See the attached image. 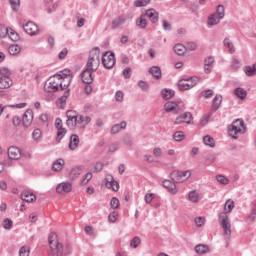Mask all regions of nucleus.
I'll use <instances>...</instances> for the list:
<instances>
[{
	"label": "nucleus",
	"mask_w": 256,
	"mask_h": 256,
	"mask_svg": "<svg viewBox=\"0 0 256 256\" xmlns=\"http://www.w3.org/2000/svg\"><path fill=\"white\" fill-rule=\"evenodd\" d=\"M100 64L101 61L99 60V48H95L94 50L90 51L88 61L84 68L91 71H97Z\"/></svg>",
	"instance_id": "1"
},
{
	"label": "nucleus",
	"mask_w": 256,
	"mask_h": 256,
	"mask_svg": "<svg viewBox=\"0 0 256 256\" xmlns=\"http://www.w3.org/2000/svg\"><path fill=\"white\" fill-rule=\"evenodd\" d=\"M44 90L47 93H56V91H61V77L52 76L44 84Z\"/></svg>",
	"instance_id": "2"
},
{
	"label": "nucleus",
	"mask_w": 256,
	"mask_h": 256,
	"mask_svg": "<svg viewBox=\"0 0 256 256\" xmlns=\"http://www.w3.org/2000/svg\"><path fill=\"white\" fill-rule=\"evenodd\" d=\"M239 133H245V122L242 119H237L231 125V128L228 129V135L232 139H239Z\"/></svg>",
	"instance_id": "3"
},
{
	"label": "nucleus",
	"mask_w": 256,
	"mask_h": 256,
	"mask_svg": "<svg viewBox=\"0 0 256 256\" xmlns=\"http://www.w3.org/2000/svg\"><path fill=\"white\" fill-rule=\"evenodd\" d=\"M67 121L66 125L69 129H76V127H81V118L79 113L75 110H69L66 112Z\"/></svg>",
	"instance_id": "4"
},
{
	"label": "nucleus",
	"mask_w": 256,
	"mask_h": 256,
	"mask_svg": "<svg viewBox=\"0 0 256 256\" xmlns=\"http://www.w3.org/2000/svg\"><path fill=\"white\" fill-rule=\"evenodd\" d=\"M56 234L54 232L50 233L48 236V241L50 249L55 253L56 256H63V244L56 240Z\"/></svg>",
	"instance_id": "5"
},
{
	"label": "nucleus",
	"mask_w": 256,
	"mask_h": 256,
	"mask_svg": "<svg viewBox=\"0 0 256 256\" xmlns=\"http://www.w3.org/2000/svg\"><path fill=\"white\" fill-rule=\"evenodd\" d=\"M197 83H199V78L197 76H193L188 79L178 81V88L180 91H188V89H193Z\"/></svg>",
	"instance_id": "6"
},
{
	"label": "nucleus",
	"mask_w": 256,
	"mask_h": 256,
	"mask_svg": "<svg viewBox=\"0 0 256 256\" xmlns=\"http://www.w3.org/2000/svg\"><path fill=\"white\" fill-rule=\"evenodd\" d=\"M218 221L221 227L224 229V235L231 237V224L229 223V217L227 213L221 212L218 217Z\"/></svg>",
	"instance_id": "7"
},
{
	"label": "nucleus",
	"mask_w": 256,
	"mask_h": 256,
	"mask_svg": "<svg viewBox=\"0 0 256 256\" xmlns=\"http://www.w3.org/2000/svg\"><path fill=\"white\" fill-rule=\"evenodd\" d=\"M189 177H191V170H186V171L174 170L172 172V181H176V183H183L187 181Z\"/></svg>",
	"instance_id": "8"
},
{
	"label": "nucleus",
	"mask_w": 256,
	"mask_h": 256,
	"mask_svg": "<svg viewBox=\"0 0 256 256\" xmlns=\"http://www.w3.org/2000/svg\"><path fill=\"white\" fill-rule=\"evenodd\" d=\"M102 64L105 67V69H113V67H115V53H104L102 56Z\"/></svg>",
	"instance_id": "9"
},
{
	"label": "nucleus",
	"mask_w": 256,
	"mask_h": 256,
	"mask_svg": "<svg viewBox=\"0 0 256 256\" xmlns=\"http://www.w3.org/2000/svg\"><path fill=\"white\" fill-rule=\"evenodd\" d=\"M23 29L25 31V33H27V35H30L31 37L37 35V33H39V27L37 26V24H35L34 22H27L24 26Z\"/></svg>",
	"instance_id": "10"
},
{
	"label": "nucleus",
	"mask_w": 256,
	"mask_h": 256,
	"mask_svg": "<svg viewBox=\"0 0 256 256\" xmlns=\"http://www.w3.org/2000/svg\"><path fill=\"white\" fill-rule=\"evenodd\" d=\"M93 73H95L94 70L84 68V70L81 73L82 83H86V85H91V83H93Z\"/></svg>",
	"instance_id": "11"
},
{
	"label": "nucleus",
	"mask_w": 256,
	"mask_h": 256,
	"mask_svg": "<svg viewBox=\"0 0 256 256\" xmlns=\"http://www.w3.org/2000/svg\"><path fill=\"white\" fill-rule=\"evenodd\" d=\"M142 15H144V17H147V19H149V21L153 24L159 21V12H157V10L153 8L146 10L145 13H143Z\"/></svg>",
	"instance_id": "12"
},
{
	"label": "nucleus",
	"mask_w": 256,
	"mask_h": 256,
	"mask_svg": "<svg viewBox=\"0 0 256 256\" xmlns=\"http://www.w3.org/2000/svg\"><path fill=\"white\" fill-rule=\"evenodd\" d=\"M163 188L167 189L171 195L177 194V185H175V180H164L162 182Z\"/></svg>",
	"instance_id": "13"
},
{
	"label": "nucleus",
	"mask_w": 256,
	"mask_h": 256,
	"mask_svg": "<svg viewBox=\"0 0 256 256\" xmlns=\"http://www.w3.org/2000/svg\"><path fill=\"white\" fill-rule=\"evenodd\" d=\"M213 65H215V57L209 56L204 59V73L209 75L213 71Z\"/></svg>",
	"instance_id": "14"
},
{
	"label": "nucleus",
	"mask_w": 256,
	"mask_h": 256,
	"mask_svg": "<svg viewBox=\"0 0 256 256\" xmlns=\"http://www.w3.org/2000/svg\"><path fill=\"white\" fill-rule=\"evenodd\" d=\"M72 189L73 185H71L69 182H62L56 187V191L61 195H63V193H71Z\"/></svg>",
	"instance_id": "15"
},
{
	"label": "nucleus",
	"mask_w": 256,
	"mask_h": 256,
	"mask_svg": "<svg viewBox=\"0 0 256 256\" xmlns=\"http://www.w3.org/2000/svg\"><path fill=\"white\" fill-rule=\"evenodd\" d=\"M31 123H33V110H27L22 117V125L24 127H31Z\"/></svg>",
	"instance_id": "16"
},
{
	"label": "nucleus",
	"mask_w": 256,
	"mask_h": 256,
	"mask_svg": "<svg viewBox=\"0 0 256 256\" xmlns=\"http://www.w3.org/2000/svg\"><path fill=\"white\" fill-rule=\"evenodd\" d=\"M105 180L106 187L108 189H112V191H119V182L115 181L111 175L106 176Z\"/></svg>",
	"instance_id": "17"
},
{
	"label": "nucleus",
	"mask_w": 256,
	"mask_h": 256,
	"mask_svg": "<svg viewBox=\"0 0 256 256\" xmlns=\"http://www.w3.org/2000/svg\"><path fill=\"white\" fill-rule=\"evenodd\" d=\"M8 157L9 159H20L21 149H19L17 146H10L8 148Z\"/></svg>",
	"instance_id": "18"
},
{
	"label": "nucleus",
	"mask_w": 256,
	"mask_h": 256,
	"mask_svg": "<svg viewBox=\"0 0 256 256\" xmlns=\"http://www.w3.org/2000/svg\"><path fill=\"white\" fill-rule=\"evenodd\" d=\"M22 201H26V203H33V201L37 200V197L33 192H29V190H24L21 194Z\"/></svg>",
	"instance_id": "19"
},
{
	"label": "nucleus",
	"mask_w": 256,
	"mask_h": 256,
	"mask_svg": "<svg viewBox=\"0 0 256 256\" xmlns=\"http://www.w3.org/2000/svg\"><path fill=\"white\" fill-rule=\"evenodd\" d=\"M13 85V80L9 76L0 77V89H9Z\"/></svg>",
	"instance_id": "20"
},
{
	"label": "nucleus",
	"mask_w": 256,
	"mask_h": 256,
	"mask_svg": "<svg viewBox=\"0 0 256 256\" xmlns=\"http://www.w3.org/2000/svg\"><path fill=\"white\" fill-rule=\"evenodd\" d=\"M127 18L123 15L118 16L117 18L112 20V29H119L122 25H125Z\"/></svg>",
	"instance_id": "21"
},
{
	"label": "nucleus",
	"mask_w": 256,
	"mask_h": 256,
	"mask_svg": "<svg viewBox=\"0 0 256 256\" xmlns=\"http://www.w3.org/2000/svg\"><path fill=\"white\" fill-rule=\"evenodd\" d=\"M77 147H79V136L76 134H73L70 136L69 149L71 151H75Z\"/></svg>",
	"instance_id": "22"
},
{
	"label": "nucleus",
	"mask_w": 256,
	"mask_h": 256,
	"mask_svg": "<svg viewBox=\"0 0 256 256\" xmlns=\"http://www.w3.org/2000/svg\"><path fill=\"white\" fill-rule=\"evenodd\" d=\"M127 127V122L122 121L119 124H114L110 130L111 135H117L121 129H125Z\"/></svg>",
	"instance_id": "23"
},
{
	"label": "nucleus",
	"mask_w": 256,
	"mask_h": 256,
	"mask_svg": "<svg viewBox=\"0 0 256 256\" xmlns=\"http://www.w3.org/2000/svg\"><path fill=\"white\" fill-rule=\"evenodd\" d=\"M222 102H223V96L217 94L212 100L213 111H217V109H219V107H221Z\"/></svg>",
	"instance_id": "24"
},
{
	"label": "nucleus",
	"mask_w": 256,
	"mask_h": 256,
	"mask_svg": "<svg viewBox=\"0 0 256 256\" xmlns=\"http://www.w3.org/2000/svg\"><path fill=\"white\" fill-rule=\"evenodd\" d=\"M195 252L197 255H205V253H209V246L204 244H198L195 246Z\"/></svg>",
	"instance_id": "25"
},
{
	"label": "nucleus",
	"mask_w": 256,
	"mask_h": 256,
	"mask_svg": "<svg viewBox=\"0 0 256 256\" xmlns=\"http://www.w3.org/2000/svg\"><path fill=\"white\" fill-rule=\"evenodd\" d=\"M161 95H162L163 99L168 101V99H171L175 96V91L172 89L164 88L161 91Z\"/></svg>",
	"instance_id": "26"
},
{
	"label": "nucleus",
	"mask_w": 256,
	"mask_h": 256,
	"mask_svg": "<svg viewBox=\"0 0 256 256\" xmlns=\"http://www.w3.org/2000/svg\"><path fill=\"white\" fill-rule=\"evenodd\" d=\"M149 73L154 77V79H161V67L159 66H152L149 69Z\"/></svg>",
	"instance_id": "27"
},
{
	"label": "nucleus",
	"mask_w": 256,
	"mask_h": 256,
	"mask_svg": "<svg viewBox=\"0 0 256 256\" xmlns=\"http://www.w3.org/2000/svg\"><path fill=\"white\" fill-rule=\"evenodd\" d=\"M64 166H65V160L59 158L53 162L52 170L53 171H61V169H63Z\"/></svg>",
	"instance_id": "28"
},
{
	"label": "nucleus",
	"mask_w": 256,
	"mask_h": 256,
	"mask_svg": "<svg viewBox=\"0 0 256 256\" xmlns=\"http://www.w3.org/2000/svg\"><path fill=\"white\" fill-rule=\"evenodd\" d=\"M136 26L140 29H147V19H145L144 14H141V16L136 19Z\"/></svg>",
	"instance_id": "29"
},
{
	"label": "nucleus",
	"mask_w": 256,
	"mask_h": 256,
	"mask_svg": "<svg viewBox=\"0 0 256 256\" xmlns=\"http://www.w3.org/2000/svg\"><path fill=\"white\" fill-rule=\"evenodd\" d=\"M234 93L236 95V97L238 99H241L243 101V99H246L247 98V91L244 90L243 88L241 87H238L234 90Z\"/></svg>",
	"instance_id": "30"
},
{
	"label": "nucleus",
	"mask_w": 256,
	"mask_h": 256,
	"mask_svg": "<svg viewBox=\"0 0 256 256\" xmlns=\"http://www.w3.org/2000/svg\"><path fill=\"white\" fill-rule=\"evenodd\" d=\"M221 21V18L217 17V14H212L209 18H208V27H213L215 25H219V22Z\"/></svg>",
	"instance_id": "31"
},
{
	"label": "nucleus",
	"mask_w": 256,
	"mask_h": 256,
	"mask_svg": "<svg viewBox=\"0 0 256 256\" xmlns=\"http://www.w3.org/2000/svg\"><path fill=\"white\" fill-rule=\"evenodd\" d=\"M185 51H187V48L183 46V44H176L174 46V53H176V55H179L180 57L185 55Z\"/></svg>",
	"instance_id": "32"
},
{
	"label": "nucleus",
	"mask_w": 256,
	"mask_h": 256,
	"mask_svg": "<svg viewBox=\"0 0 256 256\" xmlns=\"http://www.w3.org/2000/svg\"><path fill=\"white\" fill-rule=\"evenodd\" d=\"M73 78L71 77H66V78H61L60 77V83H61V86H60V91H63L64 89H67V87H69V85H71V80Z\"/></svg>",
	"instance_id": "33"
},
{
	"label": "nucleus",
	"mask_w": 256,
	"mask_h": 256,
	"mask_svg": "<svg viewBox=\"0 0 256 256\" xmlns=\"http://www.w3.org/2000/svg\"><path fill=\"white\" fill-rule=\"evenodd\" d=\"M8 53L10 55H19L21 53V46H19L17 44H13V45L9 46Z\"/></svg>",
	"instance_id": "34"
},
{
	"label": "nucleus",
	"mask_w": 256,
	"mask_h": 256,
	"mask_svg": "<svg viewBox=\"0 0 256 256\" xmlns=\"http://www.w3.org/2000/svg\"><path fill=\"white\" fill-rule=\"evenodd\" d=\"M188 199L192 203H199V193L196 190H192L188 194Z\"/></svg>",
	"instance_id": "35"
},
{
	"label": "nucleus",
	"mask_w": 256,
	"mask_h": 256,
	"mask_svg": "<svg viewBox=\"0 0 256 256\" xmlns=\"http://www.w3.org/2000/svg\"><path fill=\"white\" fill-rule=\"evenodd\" d=\"M203 143L204 145H207L208 147H211L213 149V147H215V139H213V137L206 135L203 137Z\"/></svg>",
	"instance_id": "36"
},
{
	"label": "nucleus",
	"mask_w": 256,
	"mask_h": 256,
	"mask_svg": "<svg viewBox=\"0 0 256 256\" xmlns=\"http://www.w3.org/2000/svg\"><path fill=\"white\" fill-rule=\"evenodd\" d=\"M225 47L229 49V53L233 55L235 53V46L233 45V42L229 38H225L223 41Z\"/></svg>",
	"instance_id": "37"
},
{
	"label": "nucleus",
	"mask_w": 256,
	"mask_h": 256,
	"mask_svg": "<svg viewBox=\"0 0 256 256\" xmlns=\"http://www.w3.org/2000/svg\"><path fill=\"white\" fill-rule=\"evenodd\" d=\"M164 109H165L166 113H171V111H176L177 103H175V102H167L164 105Z\"/></svg>",
	"instance_id": "38"
},
{
	"label": "nucleus",
	"mask_w": 256,
	"mask_h": 256,
	"mask_svg": "<svg viewBox=\"0 0 256 256\" xmlns=\"http://www.w3.org/2000/svg\"><path fill=\"white\" fill-rule=\"evenodd\" d=\"M67 135V129L65 128H60L57 130V137H56V142L61 143V139Z\"/></svg>",
	"instance_id": "39"
},
{
	"label": "nucleus",
	"mask_w": 256,
	"mask_h": 256,
	"mask_svg": "<svg viewBox=\"0 0 256 256\" xmlns=\"http://www.w3.org/2000/svg\"><path fill=\"white\" fill-rule=\"evenodd\" d=\"M235 208V202L233 200H227L224 206V209L227 213H231Z\"/></svg>",
	"instance_id": "40"
},
{
	"label": "nucleus",
	"mask_w": 256,
	"mask_h": 256,
	"mask_svg": "<svg viewBox=\"0 0 256 256\" xmlns=\"http://www.w3.org/2000/svg\"><path fill=\"white\" fill-rule=\"evenodd\" d=\"M181 116L183 123H187V125H189L191 121H193V115L191 114V112H185Z\"/></svg>",
	"instance_id": "41"
},
{
	"label": "nucleus",
	"mask_w": 256,
	"mask_h": 256,
	"mask_svg": "<svg viewBox=\"0 0 256 256\" xmlns=\"http://www.w3.org/2000/svg\"><path fill=\"white\" fill-rule=\"evenodd\" d=\"M56 77H60L61 79H67V77H71L73 79V76L71 75V70L65 69L61 71L59 74H55Z\"/></svg>",
	"instance_id": "42"
},
{
	"label": "nucleus",
	"mask_w": 256,
	"mask_h": 256,
	"mask_svg": "<svg viewBox=\"0 0 256 256\" xmlns=\"http://www.w3.org/2000/svg\"><path fill=\"white\" fill-rule=\"evenodd\" d=\"M8 37H9V39H11V41H14V42L19 41V39H20L19 33H17L12 28H10V30H9Z\"/></svg>",
	"instance_id": "43"
},
{
	"label": "nucleus",
	"mask_w": 256,
	"mask_h": 256,
	"mask_svg": "<svg viewBox=\"0 0 256 256\" xmlns=\"http://www.w3.org/2000/svg\"><path fill=\"white\" fill-rule=\"evenodd\" d=\"M91 123V117L80 115V125L81 127H87Z\"/></svg>",
	"instance_id": "44"
},
{
	"label": "nucleus",
	"mask_w": 256,
	"mask_h": 256,
	"mask_svg": "<svg viewBox=\"0 0 256 256\" xmlns=\"http://www.w3.org/2000/svg\"><path fill=\"white\" fill-rule=\"evenodd\" d=\"M42 137V132L41 129L37 128L33 131L32 133V139H34V141H36V143H39V140Z\"/></svg>",
	"instance_id": "45"
},
{
	"label": "nucleus",
	"mask_w": 256,
	"mask_h": 256,
	"mask_svg": "<svg viewBox=\"0 0 256 256\" xmlns=\"http://www.w3.org/2000/svg\"><path fill=\"white\" fill-rule=\"evenodd\" d=\"M173 139L177 142L183 141L185 139V133L183 131H177L173 134Z\"/></svg>",
	"instance_id": "46"
},
{
	"label": "nucleus",
	"mask_w": 256,
	"mask_h": 256,
	"mask_svg": "<svg viewBox=\"0 0 256 256\" xmlns=\"http://www.w3.org/2000/svg\"><path fill=\"white\" fill-rule=\"evenodd\" d=\"M216 180L218 183H221V185H229V178L225 177L224 175H216Z\"/></svg>",
	"instance_id": "47"
},
{
	"label": "nucleus",
	"mask_w": 256,
	"mask_h": 256,
	"mask_svg": "<svg viewBox=\"0 0 256 256\" xmlns=\"http://www.w3.org/2000/svg\"><path fill=\"white\" fill-rule=\"evenodd\" d=\"M243 71L245 73V75H247V77H253V75H255V70L253 68V66H244L243 67Z\"/></svg>",
	"instance_id": "48"
},
{
	"label": "nucleus",
	"mask_w": 256,
	"mask_h": 256,
	"mask_svg": "<svg viewBox=\"0 0 256 256\" xmlns=\"http://www.w3.org/2000/svg\"><path fill=\"white\" fill-rule=\"evenodd\" d=\"M139 245H141V238H139V236H136L131 240L130 247H132V249H137Z\"/></svg>",
	"instance_id": "49"
},
{
	"label": "nucleus",
	"mask_w": 256,
	"mask_h": 256,
	"mask_svg": "<svg viewBox=\"0 0 256 256\" xmlns=\"http://www.w3.org/2000/svg\"><path fill=\"white\" fill-rule=\"evenodd\" d=\"M216 15L219 19H223V17H225V7H223V5H219L217 7Z\"/></svg>",
	"instance_id": "50"
},
{
	"label": "nucleus",
	"mask_w": 256,
	"mask_h": 256,
	"mask_svg": "<svg viewBox=\"0 0 256 256\" xmlns=\"http://www.w3.org/2000/svg\"><path fill=\"white\" fill-rule=\"evenodd\" d=\"M13 227V220L6 218L3 221V228L6 229L7 231L11 230Z\"/></svg>",
	"instance_id": "51"
},
{
	"label": "nucleus",
	"mask_w": 256,
	"mask_h": 256,
	"mask_svg": "<svg viewBox=\"0 0 256 256\" xmlns=\"http://www.w3.org/2000/svg\"><path fill=\"white\" fill-rule=\"evenodd\" d=\"M79 175H81V169H79L77 167L71 169L70 177L72 179H77V177H79Z\"/></svg>",
	"instance_id": "52"
},
{
	"label": "nucleus",
	"mask_w": 256,
	"mask_h": 256,
	"mask_svg": "<svg viewBox=\"0 0 256 256\" xmlns=\"http://www.w3.org/2000/svg\"><path fill=\"white\" fill-rule=\"evenodd\" d=\"M9 3L13 11H18L21 5V0H9Z\"/></svg>",
	"instance_id": "53"
},
{
	"label": "nucleus",
	"mask_w": 256,
	"mask_h": 256,
	"mask_svg": "<svg viewBox=\"0 0 256 256\" xmlns=\"http://www.w3.org/2000/svg\"><path fill=\"white\" fill-rule=\"evenodd\" d=\"M91 179H93V174L91 172L86 173L83 179L81 180V185H87V183H89Z\"/></svg>",
	"instance_id": "54"
},
{
	"label": "nucleus",
	"mask_w": 256,
	"mask_h": 256,
	"mask_svg": "<svg viewBox=\"0 0 256 256\" xmlns=\"http://www.w3.org/2000/svg\"><path fill=\"white\" fill-rule=\"evenodd\" d=\"M11 28L0 26V37L3 39L9 35V31Z\"/></svg>",
	"instance_id": "55"
},
{
	"label": "nucleus",
	"mask_w": 256,
	"mask_h": 256,
	"mask_svg": "<svg viewBox=\"0 0 256 256\" xmlns=\"http://www.w3.org/2000/svg\"><path fill=\"white\" fill-rule=\"evenodd\" d=\"M149 3H151V0H136L134 5L136 7H146V5H149Z\"/></svg>",
	"instance_id": "56"
},
{
	"label": "nucleus",
	"mask_w": 256,
	"mask_h": 256,
	"mask_svg": "<svg viewBox=\"0 0 256 256\" xmlns=\"http://www.w3.org/2000/svg\"><path fill=\"white\" fill-rule=\"evenodd\" d=\"M31 251L29 250V247L27 246H22L20 249H19V256H29V253Z\"/></svg>",
	"instance_id": "57"
},
{
	"label": "nucleus",
	"mask_w": 256,
	"mask_h": 256,
	"mask_svg": "<svg viewBox=\"0 0 256 256\" xmlns=\"http://www.w3.org/2000/svg\"><path fill=\"white\" fill-rule=\"evenodd\" d=\"M0 75H2V77H9L11 75V70H9L7 67H1Z\"/></svg>",
	"instance_id": "58"
},
{
	"label": "nucleus",
	"mask_w": 256,
	"mask_h": 256,
	"mask_svg": "<svg viewBox=\"0 0 256 256\" xmlns=\"http://www.w3.org/2000/svg\"><path fill=\"white\" fill-rule=\"evenodd\" d=\"M110 207L112 209H119V200L117 199V197H113L110 201Z\"/></svg>",
	"instance_id": "59"
},
{
	"label": "nucleus",
	"mask_w": 256,
	"mask_h": 256,
	"mask_svg": "<svg viewBox=\"0 0 256 256\" xmlns=\"http://www.w3.org/2000/svg\"><path fill=\"white\" fill-rule=\"evenodd\" d=\"M115 99L118 103H123V99H124V94H123V91H120L118 90L116 93H115Z\"/></svg>",
	"instance_id": "60"
},
{
	"label": "nucleus",
	"mask_w": 256,
	"mask_h": 256,
	"mask_svg": "<svg viewBox=\"0 0 256 256\" xmlns=\"http://www.w3.org/2000/svg\"><path fill=\"white\" fill-rule=\"evenodd\" d=\"M138 87H140V89H142V91H148L149 84H147V82H145L143 80H139L138 81Z\"/></svg>",
	"instance_id": "61"
},
{
	"label": "nucleus",
	"mask_w": 256,
	"mask_h": 256,
	"mask_svg": "<svg viewBox=\"0 0 256 256\" xmlns=\"http://www.w3.org/2000/svg\"><path fill=\"white\" fill-rule=\"evenodd\" d=\"M162 29L163 31H171V29H173V27L171 26V24L169 22H167L166 20L162 21Z\"/></svg>",
	"instance_id": "62"
},
{
	"label": "nucleus",
	"mask_w": 256,
	"mask_h": 256,
	"mask_svg": "<svg viewBox=\"0 0 256 256\" xmlns=\"http://www.w3.org/2000/svg\"><path fill=\"white\" fill-rule=\"evenodd\" d=\"M201 95H203V97H205L206 99H209L211 98L212 95H214V92L212 89H208V90L202 91Z\"/></svg>",
	"instance_id": "63"
},
{
	"label": "nucleus",
	"mask_w": 256,
	"mask_h": 256,
	"mask_svg": "<svg viewBox=\"0 0 256 256\" xmlns=\"http://www.w3.org/2000/svg\"><path fill=\"white\" fill-rule=\"evenodd\" d=\"M124 79H131V68H125L122 71Z\"/></svg>",
	"instance_id": "64"
}]
</instances>
